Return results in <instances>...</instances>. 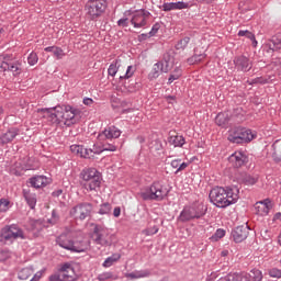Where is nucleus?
Segmentation results:
<instances>
[{
  "mask_svg": "<svg viewBox=\"0 0 281 281\" xmlns=\"http://www.w3.org/2000/svg\"><path fill=\"white\" fill-rule=\"evenodd\" d=\"M240 191L237 187L233 188H223V187H215L210 191L209 199L215 207H229V205H234L237 203Z\"/></svg>",
  "mask_w": 281,
  "mask_h": 281,
  "instance_id": "1",
  "label": "nucleus"
},
{
  "mask_svg": "<svg viewBox=\"0 0 281 281\" xmlns=\"http://www.w3.org/2000/svg\"><path fill=\"white\" fill-rule=\"evenodd\" d=\"M56 243L61 247V249H67V251H72L75 254H82L89 249V244H87V241L74 240L69 233L60 234L56 238Z\"/></svg>",
  "mask_w": 281,
  "mask_h": 281,
  "instance_id": "2",
  "label": "nucleus"
},
{
  "mask_svg": "<svg viewBox=\"0 0 281 281\" xmlns=\"http://www.w3.org/2000/svg\"><path fill=\"white\" fill-rule=\"evenodd\" d=\"M143 201H164L168 196V190L160 181H154L149 187H146L139 192Z\"/></svg>",
  "mask_w": 281,
  "mask_h": 281,
  "instance_id": "3",
  "label": "nucleus"
},
{
  "mask_svg": "<svg viewBox=\"0 0 281 281\" xmlns=\"http://www.w3.org/2000/svg\"><path fill=\"white\" fill-rule=\"evenodd\" d=\"M80 177L83 181H86V190L90 192L98 190L102 183V175L95 168L83 169Z\"/></svg>",
  "mask_w": 281,
  "mask_h": 281,
  "instance_id": "4",
  "label": "nucleus"
},
{
  "mask_svg": "<svg viewBox=\"0 0 281 281\" xmlns=\"http://www.w3.org/2000/svg\"><path fill=\"white\" fill-rule=\"evenodd\" d=\"M92 239L95 245H101V247H111V245H113V240H115V235L111 234L109 228L102 225H94Z\"/></svg>",
  "mask_w": 281,
  "mask_h": 281,
  "instance_id": "5",
  "label": "nucleus"
},
{
  "mask_svg": "<svg viewBox=\"0 0 281 281\" xmlns=\"http://www.w3.org/2000/svg\"><path fill=\"white\" fill-rule=\"evenodd\" d=\"M255 137L256 134L251 130L235 127L228 132L227 139L232 144H249Z\"/></svg>",
  "mask_w": 281,
  "mask_h": 281,
  "instance_id": "6",
  "label": "nucleus"
},
{
  "mask_svg": "<svg viewBox=\"0 0 281 281\" xmlns=\"http://www.w3.org/2000/svg\"><path fill=\"white\" fill-rule=\"evenodd\" d=\"M205 214H207V206L200 203L198 205L184 207L179 215V221L181 223H188V221H193V218H203Z\"/></svg>",
  "mask_w": 281,
  "mask_h": 281,
  "instance_id": "7",
  "label": "nucleus"
},
{
  "mask_svg": "<svg viewBox=\"0 0 281 281\" xmlns=\"http://www.w3.org/2000/svg\"><path fill=\"white\" fill-rule=\"evenodd\" d=\"M106 10V0H89L86 3V12L91 21H95L99 16L104 14Z\"/></svg>",
  "mask_w": 281,
  "mask_h": 281,
  "instance_id": "8",
  "label": "nucleus"
},
{
  "mask_svg": "<svg viewBox=\"0 0 281 281\" xmlns=\"http://www.w3.org/2000/svg\"><path fill=\"white\" fill-rule=\"evenodd\" d=\"M71 153L74 155H78V157H82L83 159H93L94 155H102L104 153V148L102 146L93 145V148H85L82 145H71Z\"/></svg>",
  "mask_w": 281,
  "mask_h": 281,
  "instance_id": "9",
  "label": "nucleus"
},
{
  "mask_svg": "<svg viewBox=\"0 0 281 281\" xmlns=\"http://www.w3.org/2000/svg\"><path fill=\"white\" fill-rule=\"evenodd\" d=\"M80 113L78 108L71 105H66L64 111L61 108V122L64 126H74V124H78V122H80Z\"/></svg>",
  "mask_w": 281,
  "mask_h": 281,
  "instance_id": "10",
  "label": "nucleus"
},
{
  "mask_svg": "<svg viewBox=\"0 0 281 281\" xmlns=\"http://www.w3.org/2000/svg\"><path fill=\"white\" fill-rule=\"evenodd\" d=\"M37 113L38 115H41V113H44V117H47L50 124H58L59 126H63V108L61 106L37 110Z\"/></svg>",
  "mask_w": 281,
  "mask_h": 281,
  "instance_id": "11",
  "label": "nucleus"
},
{
  "mask_svg": "<svg viewBox=\"0 0 281 281\" xmlns=\"http://www.w3.org/2000/svg\"><path fill=\"white\" fill-rule=\"evenodd\" d=\"M131 23L136 29L146 27L148 20L150 19V13L144 9L133 11L131 13Z\"/></svg>",
  "mask_w": 281,
  "mask_h": 281,
  "instance_id": "12",
  "label": "nucleus"
},
{
  "mask_svg": "<svg viewBox=\"0 0 281 281\" xmlns=\"http://www.w3.org/2000/svg\"><path fill=\"white\" fill-rule=\"evenodd\" d=\"M91 212H93V205H91V203H81L75 206L70 211V214L75 216V218H79V221H85V218L91 216Z\"/></svg>",
  "mask_w": 281,
  "mask_h": 281,
  "instance_id": "13",
  "label": "nucleus"
},
{
  "mask_svg": "<svg viewBox=\"0 0 281 281\" xmlns=\"http://www.w3.org/2000/svg\"><path fill=\"white\" fill-rule=\"evenodd\" d=\"M1 238L4 240H16V238H23V231L16 227V225L5 226L1 229Z\"/></svg>",
  "mask_w": 281,
  "mask_h": 281,
  "instance_id": "14",
  "label": "nucleus"
},
{
  "mask_svg": "<svg viewBox=\"0 0 281 281\" xmlns=\"http://www.w3.org/2000/svg\"><path fill=\"white\" fill-rule=\"evenodd\" d=\"M59 273L61 281H77L78 276L76 274V270L71 263H64L59 268Z\"/></svg>",
  "mask_w": 281,
  "mask_h": 281,
  "instance_id": "15",
  "label": "nucleus"
},
{
  "mask_svg": "<svg viewBox=\"0 0 281 281\" xmlns=\"http://www.w3.org/2000/svg\"><path fill=\"white\" fill-rule=\"evenodd\" d=\"M255 210L258 216H267L273 210V202L269 198L258 201L255 204Z\"/></svg>",
  "mask_w": 281,
  "mask_h": 281,
  "instance_id": "16",
  "label": "nucleus"
},
{
  "mask_svg": "<svg viewBox=\"0 0 281 281\" xmlns=\"http://www.w3.org/2000/svg\"><path fill=\"white\" fill-rule=\"evenodd\" d=\"M170 69H172L170 63L167 59H162L153 66L150 76L151 78H157L159 74H168Z\"/></svg>",
  "mask_w": 281,
  "mask_h": 281,
  "instance_id": "17",
  "label": "nucleus"
},
{
  "mask_svg": "<svg viewBox=\"0 0 281 281\" xmlns=\"http://www.w3.org/2000/svg\"><path fill=\"white\" fill-rule=\"evenodd\" d=\"M233 240L235 243H243L249 236V226L241 225L237 226L232 231Z\"/></svg>",
  "mask_w": 281,
  "mask_h": 281,
  "instance_id": "18",
  "label": "nucleus"
},
{
  "mask_svg": "<svg viewBox=\"0 0 281 281\" xmlns=\"http://www.w3.org/2000/svg\"><path fill=\"white\" fill-rule=\"evenodd\" d=\"M228 161L233 168H243L247 164V155L243 151H235L229 156Z\"/></svg>",
  "mask_w": 281,
  "mask_h": 281,
  "instance_id": "19",
  "label": "nucleus"
},
{
  "mask_svg": "<svg viewBox=\"0 0 281 281\" xmlns=\"http://www.w3.org/2000/svg\"><path fill=\"white\" fill-rule=\"evenodd\" d=\"M120 135H122V131H120V128L115 126H109L99 134L98 139L100 142H102V139H117Z\"/></svg>",
  "mask_w": 281,
  "mask_h": 281,
  "instance_id": "20",
  "label": "nucleus"
},
{
  "mask_svg": "<svg viewBox=\"0 0 281 281\" xmlns=\"http://www.w3.org/2000/svg\"><path fill=\"white\" fill-rule=\"evenodd\" d=\"M234 65L237 71H250L251 69V61L246 56H238L234 58Z\"/></svg>",
  "mask_w": 281,
  "mask_h": 281,
  "instance_id": "21",
  "label": "nucleus"
},
{
  "mask_svg": "<svg viewBox=\"0 0 281 281\" xmlns=\"http://www.w3.org/2000/svg\"><path fill=\"white\" fill-rule=\"evenodd\" d=\"M24 170H32V167L27 165H23V160H18L10 168L11 175H15V177H21Z\"/></svg>",
  "mask_w": 281,
  "mask_h": 281,
  "instance_id": "22",
  "label": "nucleus"
},
{
  "mask_svg": "<svg viewBox=\"0 0 281 281\" xmlns=\"http://www.w3.org/2000/svg\"><path fill=\"white\" fill-rule=\"evenodd\" d=\"M232 120V115L228 112H221L215 117V124L217 126H222V128L227 127L229 121Z\"/></svg>",
  "mask_w": 281,
  "mask_h": 281,
  "instance_id": "23",
  "label": "nucleus"
},
{
  "mask_svg": "<svg viewBox=\"0 0 281 281\" xmlns=\"http://www.w3.org/2000/svg\"><path fill=\"white\" fill-rule=\"evenodd\" d=\"M150 270H135L130 273H125V278H128L130 280H139V278H149Z\"/></svg>",
  "mask_w": 281,
  "mask_h": 281,
  "instance_id": "24",
  "label": "nucleus"
},
{
  "mask_svg": "<svg viewBox=\"0 0 281 281\" xmlns=\"http://www.w3.org/2000/svg\"><path fill=\"white\" fill-rule=\"evenodd\" d=\"M168 143L170 144V146H172L173 148H181L183 147V145L186 144V138H183V136H170L168 138Z\"/></svg>",
  "mask_w": 281,
  "mask_h": 281,
  "instance_id": "25",
  "label": "nucleus"
},
{
  "mask_svg": "<svg viewBox=\"0 0 281 281\" xmlns=\"http://www.w3.org/2000/svg\"><path fill=\"white\" fill-rule=\"evenodd\" d=\"M121 258H122V255H120L119 252H115L103 261L102 267H104L105 269H109V267H113L115 262H119Z\"/></svg>",
  "mask_w": 281,
  "mask_h": 281,
  "instance_id": "26",
  "label": "nucleus"
},
{
  "mask_svg": "<svg viewBox=\"0 0 281 281\" xmlns=\"http://www.w3.org/2000/svg\"><path fill=\"white\" fill-rule=\"evenodd\" d=\"M23 194L27 205L31 207V210H34V207H36V198H34V194L30 192V189H24Z\"/></svg>",
  "mask_w": 281,
  "mask_h": 281,
  "instance_id": "27",
  "label": "nucleus"
},
{
  "mask_svg": "<svg viewBox=\"0 0 281 281\" xmlns=\"http://www.w3.org/2000/svg\"><path fill=\"white\" fill-rule=\"evenodd\" d=\"M14 137H16V131L9 130L7 133L0 136V144H10Z\"/></svg>",
  "mask_w": 281,
  "mask_h": 281,
  "instance_id": "28",
  "label": "nucleus"
},
{
  "mask_svg": "<svg viewBox=\"0 0 281 281\" xmlns=\"http://www.w3.org/2000/svg\"><path fill=\"white\" fill-rule=\"evenodd\" d=\"M269 47L272 49V52H278V49H281V33L272 36Z\"/></svg>",
  "mask_w": 281,
  "mask_h": 281,
  "instance_id": "29",
  "label": "nucleus"
},
{
  "mask_svg": "<svg viewBox=\"0 0 281 281\" xmlns=\"http://www.w3.org/2000/svg\"><path fill=\"white\" fill-rule=\"evenodd\" d=\"M52 183V178H47V176H36V188H45Z\"/></svg>",
  "mask_w": 281,
  "mask_h": 281,
  "instance_id": "30",
  "label": "nucleus"
},
{
  "mask_svg": "<svg viewBox=\"0 0 281 281\" xmlns=\"http://www.w3.org/2000/svg\"><path fill=\"white\" fill-rule=\"evenodd\" d=\"M249 85H269L271 82V78L267 77H257L252 79L251 81H248Z\"/></svg>",
  "mask_w": 281,
  "mask_h": 281,
  "instance_id": "31",
  "label": "nucleus"
},
{
  "mask_svg": "<svg viewBox=\"0 0 281 281\" xmlns=\"http://www.w3.org/2000/svg\"><path fill=\"white\" fill-rule=\"evenodd\" d=\"M207 55L205 54H199V55H193L192 57L188 58V63L190 65H196V63H201V60H204V58L206 57Z\"/></svg>",
  "mask_w": 281,
  "mask_h": 281,
  "instance_id": "32",
  "label": "nucleus"
},
{
  "mask_svg": "<svg viewBox=\"0 0 281 281\" xmlns=\"http://www.w3.org/2000/svg\"><path fill=\"white\" fill-rule=\"evenodd\" d=\"M32 273H34V271H33L32 269H30V268H23V269L19 272L18 277H19L20 280H27V278H30V276H32Z\"/></svg>",
  "mask_w": 281,
  "mask_h": 281,
  "instance_id": "33",
  "label": "nucleus"
},
{
  "mask_svg": "<svg viewBox=\"0 0 281 281\" xmlns=\"http://www.w3.org/2000/svg\"><path fill=\"white\" fill-rule=\"evenodd\" d=\"M262 278H263L262 271H260L259 269H252L250 271V279L252 281H262Z\"/></svg>",
  "mask_w": 281,
  "mask_h": 281,
  "instance_id": "34",
  "label": "nucleus"
},
{
  "mask_svg": "<svg viewBox=\"0 0 281 281\" xmlns=\"http://www.w3.org/2000/svg\"><path fill=\"white\" fill-rule=\"evenodd\" d=\"M111 203L109 202H105L103 204L100 205V209H99V214H101V216H104V214H111Z\"/></svg>",
  "mask_w": 281,
  "mask_h": 281,
  "instance_id": "35",
  "label": "nucleus"
},
{
  "mask_svg": "<svg viewBox=\"0 0 281 281\" xmlns=\"http://www.w3.org/2000/svg\"><path fill=\"white\" fill-rule=\"evenodd\" d=\"M238 272L228 273L225 277H221L217 281H238Z\"/></svg>",
  "mask_w": 281,
  "mask_h": 281,
  "instance_id": "36",
  "label": "nucleus"
},
{
  "mask_svg": "<svg viewBox=\"0 0 281 281\" xmlns=\"http://www.w3.org/2000/svg\"><path fill=\"white\" fill-rule=\"evenodd\" d=\"M134 74H135V67L128 66L125 75L120 76V80H128V78H133Z\"/></svg>",
  "mask_w": 281,
  "mask_h": 281,
  "instance_id": "37",
  "label": "nucleus"
},
{
  "mask_svg": "<svg viewBox=\"0 0 281 281\" xmlns=\"http://www.w3.org/2000/svg\"><path fill=\"white\" fill-rule=\"evenodd\" d=\"M10 210V202L8 199H0V213H5Z\"/></svg>",
  "mask_w": 281,
  "mask_h": 281,
  "instance_id": "38",
  "label": "nucleus"
},
{
  "mask_svg": "<svg viewBox=\"0 0 281 281\" xmlns=\"http://www.w3.org/2000/svg\"><path fill=\"white\" fill-rule=\"evenodd\" d=\"M190 43V37H183L176 44V49H184L188 47V44Z\"/></svg>",
  "mask_w": 281,
  "mask_h": 281,
  "instance_id": "39",
  "label": "nucleus"
},
{
  "mask_svg": "<svg viewBox=\"0 0 281 281\" xmlns=\"http://www.w3.org/2000/svg\"><path fill=\"white\" fill-rule=\"evenodd\" d=\"M99 281H106V280H117V278L113 277V272H103L98 276Z\"/></svg>",
  "mask_w": 281,
  "mask_h": 281,
  "instance_id": "40",
  "label": "nucleus"
},
{
  "mask_svg": "<svg viewBox=\"0 0 281 281\" xmlns=\"http://www.w3.org/2000/svg\"><path fill=\"white\" fill-rule=\"evenodd\" d=\"M243 181V183H245L246 186H256V183L258 182V179L251 177V176H245L244 178L240 179Z\"/></svg>",
  "mask_w": 281,
  "mask_h": 281,
  "instance_id": "41",
  "label": "nucleus"
},
{
  "mask_svg": "<svg viewBox=\"0 0 281 281\" xmlns=\"http://www.w3.org/2000/svg\"><path fill=\"white\" fill-rule=\"evenodd\" d=\"M119 71V67L117 64H111L108 68V76H111L112 78H115V76L117 75Z\"/></svg>",
  "mask_w": 281,
  "mask_h": 281,
  "instance_id": "42",
  "label": "nucleus"
},
{
  "mask_svg": "<svg viewBox=\"0 0 281 281\" xmlns=\"http://www.w3.org/2000/svg\"><path fill=\"white\" fill-rule=\"evenodd\" d=\"M172 10H176V2H165L162 4L164 12H172Z\"/></svg>",
  "mask_w": 281,
  "mask_h": 281,
  "instance_id": "43",
  "label": "nucleus"
},
{
  "mask_svg": "<svg viewBox=\"0 0 281 281\" xmlns=\"http://www.w3.org/2000/svg\"><path fill=\"white\" fill-rule=\"evenodd\" d=\"M58 213L56 212V210L52 211V217L47 218V223H49L50 225H56V223H58Z\"/></svg>",
  "mask_w": 281,
  "mask_h": 281,
  "instance_id": "44",
  "label": "nucleus"
},
{
  "mask_svg": "<svg viewBox=\"0 0 281 281\" xmlns=\"http://www.w3.org/2000/svg\"><path fill=\"white\" fill-rule=\"evenodd\" d=\"M268 273H269L270 278H277V279L281 278V270L278 268L270 269Z\"/></svg>",
  "mask_w": 281,
  "mask_h": 281,
  "instance_id": "45",
  "label": "nucleus"
},
{
  "mask_svg": "<svg viewBox=\"0 0 281 281\" xmlns=\"http://www.w3.org/2000/svg\"><path fill=\"white\" fill-rule=\"evenodd\" d=\"M181 78V69H176V74L170 75L168 82L169 85H172L173 80H179Z\"/></svg>",
  "mask_w": 281,
  "mask_h": 281,
  "instance_id": "46",
  "label": "nucleus"
},
{
  "mask_svg": "<svg viewBox=\"0 0 281 281\" xmlns=\"http://www.w3.org/2000/svg\"><path fill=\"white\" fill-rule=\"evenodd\" d=\"M53 56H56L57 59L60 60V58H63L65 56V52L63 50V48L55 46Z\"/></svg>",
  "mask_w": 281,
  "mask_h": 281,
  "instance_id": "47",
  "label": "nucleus"
},
{
  "mask_svg": "<svg viewBox=\"0 0 281 281\" xmlns=\"http://www.w3.org/2000/svg\"><path fill=\"white\" fill-rule=\"evenodd\" d=\"M102 148H103V153L104 151L115 153V150H117V147L113 144H103Z\"/></svg>",
  "mask_w": 281,
  "mask_h": 281,
  "instance_id": "48",
  "label": "nucleus"
},
{
  "mask_svg": "<svg viewBox=\"0 0 281 281\" xmlns=\"http://www.w3.org/2000/svg\"><path fill=\"white\" fill-rule=\"evenodd\" d=\"M10 256L11 254L8 250H0V262H5Z\"/></svg>",
  "mask_w": 281,
  "mask_h": 281,
  "instance_id": "49",
  "label": "nucleus"
},
{
  "mask_svg": "<svg viewBox=\"0 0 281 281\" xmlns=\"http://www.w3.org/2000/svg\"><path fill=\"white\" fill-rule=\"evenodd\" d=\"M27 63L31 65V67H34L36 65V53L32 52L27 57Z\"/></svg>",
  "mask_w": 281,
  "mask_h": 281,
  "instance_id": "50",
  "label": "nucleus"
},
{
  "mask_svg": "<svg viewBox=\"0 0 281 281\" xmlns=\"http://www.w3.org/2000/svg\"><path fill=\"white\" fill-rule=\"evenodd\" d=\"M190 4L188 2L178 1L176 2V10H186L189 8Z\"/></svg>",
  "mask_w": 281,
  "mask_h": 281,
  "instance_id": "51",
  "label": "nucleus"
},
{
  "mask_svg": "<svg viewBox=\"0 0 281 281\" xmlns=\"http://www.w3.org/2000/svg\"><path fill=\"white\" fill-rule=\"evenodd\" d=\"M49 281H63V277H60V269L58 272L52 274L48 279Z\"/></svg>",
  "mask_w": 281,
  "mask_h": 281,
  "instance_id": "52",
  "label": "nucleus"
},
{
  "mask_svg": "<svg viewBox=\"0 0 281 281\" xmlns=\"http://www.w3.org/2000/svg\"><path fill=\"white\" fill-rule=\"evenodd\" d=\"M160 27H161V25L159 23L154 24L149 32V36H155V34H157L159 32Z\"/></svg>",
  "mask_w": 281,
  "mask_h": 281,
  "instance_id": "53",
  "label": "nucleus"
},
{
  "mask_svg": "<svg viewBox=\"0 0 281 281\" xmlns=\"http://www.w3.org/2000/svg\"><path fill=\"white\" fill-rule=\"evenodd\" d=\"M246 38H249L250 41H252L254 47L258 45V41H256V35H254V33L248 31V33L246 34Z\"/></svg>",
  "mask_w": 281,
  "mask_h": 281,
  "instance_id": "54",
  "label": "nucleus"
},
{
  "mask_svg": "<svg viewBox=\"0 0 281 281\" xmlns=\"http://www.w3.org/2000/svg\"><path fill=\"white\" fill-rule=\"evenodd\" d=\"M120 27H128V18H123L117 21Z\"/></svg>",
  "mask_w": 281,
  "mask_h": 281,
  "instance_id": "55",
  "label": "nucleus"
},
{
  "mask_svg": "<svg viewBox=\"0 0 281 281\" xmlns=\"http://www.w3.org/2000/svg\"><path fill=\"white\" fill-rule=\"evenodd\" d=\"M189 164L188 162H181L180 161V165L179 167L177 168V170L175 171V175H179V172L186 170V168H188Z\"/></svg>",
  "mask_w": 281,
  "mask_h": 281,
  "instance_id": "56",
  "label": "nucleus"
},
{
  "mask_svg": "<svg viewBox=\"0 0 281 281\" xmlns=\"http://www.w3.org/2000/svg\"><path fill=\"white\" fill-rule=\"evenodd\" d=\"M238 281H251V277L248 273H238Z\"/></svg>",
  "mask_w": 281,
  "mask_h": 281,
  "instance_id": "57",
  "label": "nucleus"
},
{
  "mask_svg": "<svg viewBox=\"0 0 281 281\" xmlns=\"http://www.w3.org/2000/svg\"><path fill=\"white\" fill-rule=\"evenodd\" d=\"M225 236V229L218 228L215 234H214V238L218 239V238H223Z\"/></svg>",
  "mask_w": 281,
  "mask_h": 281,
  "instance_id": "58",
  "label": "nucleus"
},
{
  "mask_svg": "<svg viewBox=\"0 0 281 281\" xmlns=\"http://www.w3.org/2000/svg\"><path fill=\"white\" fill-rule=\"evenodd\" d=\"M9 71H12V74H16V71H19V65L11 63L9 66Z\"/></svg>",
  "mask_w": 281,
  "mask_h": 281,
  "instance_id": "59",
  "label": "nucleus"
},
{
  "mask_svg": "<svg viewBox=\"0 0 281 281\" xmlns=\"http://www.w3.org/2000/svg\"><path fill=\"white\" fill-rule=\"evenodd\" d=\"M157 232H159V228L154 227L153 229L148 228L147 231H145L146 236H153L155 234H157Z\"/></svg>",
  "mask_w": 281,
  "mask_h": 281,
  "instance_id": "60",
  "label": "nucleus"
},
{
  "mask_svg": "<svg viewBox=\"0 0 281 281\" xmlns=\"http://www.w3.org/2000/svg\"><path fill=\"white\" fill-rule=\"evenodd\" d=\"M10 65L11 63L2 61L0 67L3 69V71H10Z\"/></svg>",
  "mask_w": 281,
  "mask_h": 281,
  "instance_id": "61",
  "label": "nucleus"
},
{
  "mask_svg": "<svg viewBox=\"0 0 281 281\" xmlns=\"http://www.w3.org/2000/svg\"><path fill=\"white\" fill-rule=\"evenodd\" d=\"M29 188H36V177H33L27 182Z\"/></svg>",
  "mask_w": 281,
  "mask_h": 281,
  "instance_id": "62",
  "label": "nucleus"
},
{
  "mask_svg": "<svg viewBox=\"0 0 281 281\" xmlns=\"http://www.w3.org/2000/svg\"><path fill=\"white\" fill-rule=\"evenodd\" d=\"M83 104L86 106H92L93 105V99H91V98H83Z\"/></svg>",
  "mask_w": 281,
  "mask_h": 281,
  "instance_id": "63",
  "label": "nucleus"
},
{
  "mask_svg": "<svg viewBox=\"0 0 281 281\" xmlns=\"http://www.w3.org/2000/svg\"><path fill=\"white\" fill-rule=\"evenodd\" d=\"M180 164H181V159L172 160L171 161V168H177V170H178Z\"/></svg>",
  "mask_w": 281,
  "mask_h": 281,
  "instance_id": "64",
  "label": "nucleus"
}]
</instances>
